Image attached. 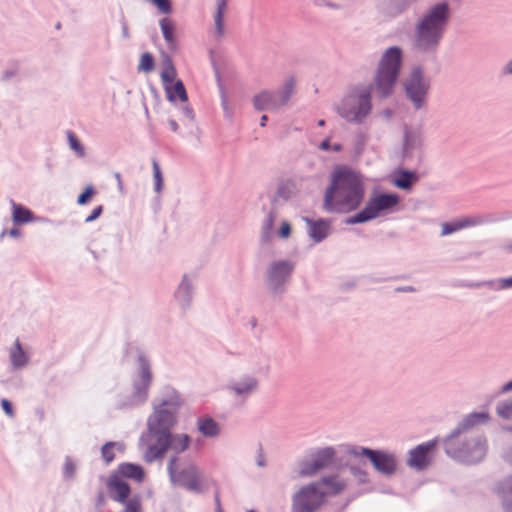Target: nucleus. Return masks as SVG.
<instances>
[{"label":"nucleus","instance_id":"18","mask_svg":"<svg viewBox=\"0 0 512 512\" xmlns=\"http://www.w3.org/2000/svg\"><path fill=\"white\" fill-rule=\"evenodd\" d=\"M116 474L120 477H126L138 482H142L145 476L144 469L137 464L122 463L118 466Z\"/></svg>","mask_w":512,"mask_h":512},{"label":"nucleus","instance_id":"7","mask_svg":"<svg viewBox=\"0 0 512 512\" xmlns=\"http://www.w3.org/2000/svg\"><path fill=\"white\" fill-rule=\"evenodd\" d=\"M328 491L318 484L302 487L292 498L291 512H316L325 502Z\"/></svg>","mask_w":512,"mask_h":512},{"label":"nucleus","instance_id":"54","mask_svg":"<svg viewBox=\"0 0 512 512\" xmlns=\"http://www.w3.org/2000/svg\"><path fill=\"white\" fill-rule=\"evenodd\" d=\"M318 125L319 126H324L325 125V121L324 120H319L318 121Z\"/></svg>","mask_w":512,"mask_h":512},{"label":"nucleus","instance_id":"5","mask_svg":"<svg viewBox=\"0 0 512 512\" xmlns=\"http://www.w3.org/2000/svg\"><path fill=\"white\" fill-rule=\"evenodd\" d=\"M167 470L173 484L197 493L203 491L204 476L194 463L181 464L176 457H173L168 463Z\"/></svg>","mask_w":512,"mask_h":512},{"label":"nucleus","instance_id":"39","mask_svg":"<svg viewBox=\"0 0 512 512\" xmlns=\"http://www.w3.org/2000/svg\"><path fill=\"white\" fill-rule=\"evenodd\" d=\"M95 194L93 186L89 185L85 188L84 192L81 193L77 199L79 205H85L88 200Z\"/></svg>","mask_w":512,"mask_h":512},{"label":"nucleus","instance_id":"20","mask_svg":"<svg viewBox=\"0 0 512 512\" xmlns=\"http://www.w3.org/2000/svg\"><path fill=\"white\" fill-rule=\"evenodd\" d=\"M190 437L187 434H172L169 432V449L176 453L184 452L190 445Z\"/></svg>","mask_w":512,"mask_h":512},{"label":"nucleus","instance_id":"52","mask_svg":"<svg viewBox=\"0 0 512 512\" xmlns=\"http://www.w3.org/2000/svg\"><path fill=\"white\" fill-rule=\"evenodd\" d=\"M506 73L512 74V61L507 65Z\"/></svg>","mask_w":512,"mask_h":512},{"label":"nucleus","instance_id":"17","mask_svg":"<svg viewBox=\"0 0 512 512\" xmlns=\"http://www.w3.org/2000/svg\"><path fill=\"white\" fill-rule=\"evenodd\" d=\"M479 223H481V220L477 217H465L451 223L446 222L441 225V235L447 236L464 228L475 226Z\"/></svg>","mask_w":512,"mask_h":512},{"label":"nucleus","instance_id":"2","mask_svg":"<svg viewBox=\"0 0 512 512\" xmlns=\"http://www.w3.org/2000/svg\"><path fill=\"white\" fill-rule=\"evenodd\" d=\"M448 19V7L445 3L437 4L424 17L417 31L418 48L427 50L436 45L444 31Z\"/></svg>","mask_w":512,"mask_h":512},{"label":"nucleus","instance_id":"27","mask_svg":"<svg viewBox=\"0 0 512 512\" xmlns=\"http://www.w3.org/2000/svg\"><path fill=\"white\" fill-rule=\"evenodd\" d=\"M166 92L168 99L171 101L178 98L182 102H185L188 99L184 84L180 80L176 81L173 87H166Z\"/></svg>","mask_w":512,"mask_h":512},{"label":"nucleus","instance_id":"35","mask_svg":"<svg viewBox=\"0 0 512 512\" xmlns=\"http://www.w3.org/2000/svg\"><path fill=\"white\" fill-rule=\"evenodd\" d=\"M125 504L123 512H142L141 500L138 496L131 498L123 503Z\"/></svg>","mask_w":512,"mask_h":512},{"label":"nucleus","instance_id":"53","mask_svg":"<svg viewBox=\"0 0 512 512\" xmlns=\"http://www.w3.org/2000/svg\"><path fill=\"white\" fill-rule=\"evenodd\" d=\"M266 121H267V116H266V115H263V116L261 117V126H265Z\"/></svg>","mask_w":512,"mask_h":512},{"label":"nucleus","instance_id":"46","mask_svg":"<svg viewBox=\"0 0 512 512\" xmlns=\"http://www.w3.org/2000/svg\"><path fill=\"white\" fill-rule=\"evenodd\" d=\"M169 124H170V127H171L172 131H174V132L178 131L179 126H178V124H177V122L175 120L170 119L169 120Z\"/></svg>","mask_w":512,"mask_h":512},{"label":"nucleus","instance_id":"23","mask_svg":"<svg viewBox=\"0 0 512 512\" xmlns=\"http://www.w3.org/2000/svg\"><path fill=\"white\" fill-rule=\"evenodd\" d=\"M468 459L472 462L480 461L487 452L486 440H477L473 444H469Z\"/></svg>","mask_w":512,"mask_h":512},{"label":"nucleus","instance_id":"47","mask_svg":"<svg viewBox=\"0 0 512 512\" xmlns=\"http://www.w3.org/2000/svg\"><path fill=\"white\" fill-rule=\"evenodd\" d=\"M274 219H275V216L273 213H270L268 215V219H267V226L268 228H271L273 226V223H274Z\"/></svg>","mask_w":512,"mask_h":512},{"label":"nucleus","instance_id":"34","mask_svg":"<svg viewBox=\"0 0 512 512\" xmlns=\"http://www.w3.org/2000/svg\"><path fill=\"white\" fill-rule=\"evenodd\" d=\"M152 168H153V178L155 182V190L156 192H160L163 185V177L162 173L159 167V164L156 160L152 161Z\"/></svg>","mask_w":512,"mask_h":512},{"label":"nucleus","instance_id":"6","mask_svg":"<svg viewBox=\"0 0 512 512\" xmlns=\"http://www.w3.org/2000/svg\"><path fill=\"white\" fill-rule=\"evenodd\" d=\"M139 447L143 449V459L147 463L161 459L169 449V432L147 427V431L139 439Z\"/></svg>","mask_w":512,"mask_h":512},{"label":"nucleus","instance_id":"1","mask_svg":"<svg viewBox=\"0 0 512 512\" xmlns=\"http://www.w3.org/2000/svg\"><path fill=\"white\" fill-rule=\"evenodd\" d=\"M364 193V184L359 174L347 167H337L325 191L323 207L328 212L353 211L362 203Z\"/></svg>","mask_w":512,"mask_h":512},{"label":"nucleus","instance_id":"42","mask_svg":"<svg viewBox=\"0 0 512 512\" xmlns=\"http://www.w3.org/2000/svg\"><path fill=\"white\" fill-rule=\"evenodd\" d=\"M291 234V226L288 222H283L279 230V236L282 238H288Z\"/></svg>","mask_w":512,"mask_h":512},{"label":"nucleus","instance_id":"10","mask_svg":"<svg viewBox=\"0 0 512 512\" xmlns=\"http://www.w3.org/2000/svg\"><path fill=\"white\" fill-rule=\"evenodd\" d=\"M351 455L356 457L366 456L373 464L374 468L385 475H391L396 470V461L393 455L386 452L371 450L368 448H353L349 450Z\"/></svg>","mask_w":512,"mask_h":512},{"label":"nucleus","instance_id":"31","mask_svg":"<svg viewBox=\"0 0 512 512\" xmlns=\"http://www.w3.org/2000/svg\"><path fill=\"white\" fill-rule=\"evenodd\" d=\"M140 362V377L145 387H148L152 380V374L148 362L143 358H139Z\"/></svg>","mask_w":512,"mask_h":512},{"label":"nucleus","instance_id":"29","mask_svg":"<svg viewBox=\"0 0 512 512\" xmlns=\"http://www.w3.org/2000/svg\"><path fill=\"white\" fill-rule=\"evenodd\" d=\"M160 27L165 40L172 45L174 43V24L168 18H164L160 21Z\"/></svg>","mask_w":512,"mask_h":512},{"label":"nucleus","instance_id":"12","mask_svg":"<svg viewBox=\"0 0 512 512\" xmlns=\"http://www.w3.org/2000/svg\"><path fill=\"white\" fill-rule=\"evenodd\" d=\"M428 83L423 79L419 68L413 70L405 82V91L416 108H420L428 90Z\"/></svg>","mask_w":512,"mask_h":512},{"label":"nucleus","instance_id":"9","mask_svg":"<svg viewBox=\"0 0 512 512\" xmlns=\"http://www.w3.org/2000/svg\"><path fill=\"white\" fill-rule=\"evenodd\" d=\"M294 80L286 82L284 90L279 92L262 91L254 97V106L258 110H276L285 105L291 97L294 89Z\"/></svg>","mask_w":512,"mask_h":512},{"label":"nucleus","instance_id":"40","mask_svg":"<svg viewBox=\"0 0 512 512\" xmlns=\"http://www.w3.org/2000/svg\"><path fill=\"white\" fill-rule=\"evenodd\" d=\"M499 493L503 494V502L506 512H512V487H510L507 492L504 489L501 491L499 490Z\"/></svg>","mask_w":512,"mask_h":512},{"label":"nucleus","instance_id":"43","mask_svg":"<svg viewBox=\"0 0 512 512\" xmlns=\"http://www.w3.org/2000/svg\"><path fill=\"white\" fill-rule=\"evenodd\" d=\"M103 211V207L101 205L95 207L91 214L86 218V222H92L94 220H96L102 213Z\"/></svg>","mask_w":512,"mask_h":512},{"label":"nucleus","instance_id":"33","mask_svg":"<svg viewBox=\"0 0 512 512\" xmlns=\"http://www.w3.org/2000/svg\"><path fill=\"white\" fill-rule=\"evenodd\" d=\"M139 70L151 72L154 68V59L150 53H144L140 58Z\"/></svg>","mask_w":512,"mask_h":512},{"label":"nucleus","instance_id":"36","mask_svg":"<svg viewBox=\"0 0 512 512\" xmlns=\"http://www.w3.org/2000/svg\"><path fill=\"white\" fill-rule=\"evenodd\" d=\"M116 443L114 442H107L101 449L102 458L106 463H110L114 460L115 454H114V447Z\"/></svg>","mask_w":512,"mask_h":512},{"label":"nucleus","instance_id":"4","mask_svg":"<svg viewBox=\"0 0 512 512\" xmlns=\"http://www.w3.org/2000/svg\"><path fill=\"white\" fill-rule=\"evenodd\" d=\"M400 202V197L395 193L374 192L370 195L364 208L348 219L349 224L363 223L392 211Z\"/></svg>","mask_w":512,"mask_h":512},{"label":"nucleus","instance_id":"8","mask_svg":"<svg viewBox=\"0 0 512 512\" xmlns=\"http://www.w3.org/2000/svg\"><path fill=\"white\" fill-rule=\"evenodd\" d=\"M371 111L370 92L364 91L360 94H351L341 103L340 115L347 121L360 122Z\"/></svg>","mask_w":512,"mask_h":512},{"label":"nucleus","instance_id":"13","mask_svg":"<svg viewBox=\"0 0 512 512\" xmlns=\"http://www.w3.org/2000/svg\"><path fill=\"white\" fill-rule=\"evenodd\" d=\"M334 457L335 451L332 448H323L313 455L311 461L302 463L300 474L302 476H312L321 469L331 465Z\"/></svg>","mask_w":512,"mask_h":512},{"label":"nucleus","instance_id":"11","mask_svg":"<svg viewBox=\"0 0 512 512\" xmlns=\"http://www.w3.org/2000/svg\"><path fill=\"white\" fill-rule=\"evenodd\" d=\"M177 409L173 405L163 403L155 409L148 419V428L157 431L170 432V429L176 424Z\"/></svg>","mask_w":512,"mask_h":512},{"label":"nucleus","instance_id":"37","mask_svg":"<svg viewBox=\"0 0 512 512\" xmlns=\"http://www.w3.org/2000/svg\"><path fill=\"white\" fill-rule=\"evenodd\" d=\"M67 138H68L69 145H70L71 149H73L75 152H77L80 155H82L83 154V148H82L79 140L75 136V134L72 131H68L67 132Z\"/></svg>","mask_w":512,"mask_h":512},{"label":"nucleus","instance_id":"49","mask_svg":"<svg viewBox=\"0 0 512 512\" xmlns=\"http://www.w3.org/2000/svg\"><path fill=\"white\" fill-rule=\"evenodd\" d=\"M115 178L118 182V186L119 188L121 189L122 188V179H121V175L119 173H115Z\"/></svg>","mask_w":512,"mask_h":512},{"label":"nucleus","instance_id":"28","mask_svg":"<svg viewBox=\"0 0 512 512\" xmlns=\"http://www.w3.org/2000/svg\"><path fill=\"white\" fill-rule=\"evenodd\" d=\"M416 176L408 171H403L395 179L394 184L401 189H409L412 184L416 181Z\"/></svg>","mask_w":512,"mask_h":512},{"label":"nucleus","instance_id":"14","mask_svg":"<svg viewBox=\"0 0 512 512\" xmlns=\"http://www.w3.org/2000/svg\"><path fill=\"white\" fill-rule=\"evenodd\" d=\"M436 447V441L431 440L412 449L409 453L408 465L418 470L425 469L431 459L430 452Z\"/></svg>","mask_w":512,"mask_h":512},{"label":"nucleus","instance_id":"3","mask_svg":"<svg viewBox=\"0 0 512 512\" xmlns=\"http://www.w3.org/2000/svg\"><path fill=\"white\" fill-rule=\"evenodd\" d=\"M401 50L390 47L383 54L375 76L376 92L381 97H387L397 81L401 66Z\"/></svg>","mask_w":512,"mask_h":512},{"label":"nucleus","instance_id":"38","mask_svg":"<svg viewBox=\"0 0 512 512\" xmlns=\"http://www.w3.org/2000/svg\"><path fill=\"white\" fill-rule=\"evenodd\" d=\"M488 418H489V416L487 413H473L467 417L466 424L474 425L479 422H485L488 420Z\"/></svg>","mask_w":512,"mask_h":512},{"label":"nucleus","instance_id":"19","mask_svg":"<svg viewBox=\"0 0 512 512\" xmlns=\"http://www.w3.org/2000/svg\"><path fill=\"white\" fill-rule=\"evenodd\" d=\"M307 223L309 224V235L314 241L319 242L326 238L330 230L328 221L323 219L318 221L307 220Z\"/></svg>","mask_w":512,"mask_h":512},{"label":"nucleus","instance_id":"45","mask_svg":"<svg viewBox=\"0 0 512 512\" xmlns=\"http://www.w3.org/2000/svg\"><path fill=\"white\" fill-rule=\"evenodd\" d=\"M319 148L321 150H329L331 149V145H330V141L329 139H325L324 141L321 142Z\"/></svg>","mask_w":512,"mask_h":512},{"label":"nucleus","instance_id":"24","mask_svg":"<svg viewBox=\"0 0 512 512\" xmlns=\"http://www.w3.org/2000/svg\"><path fill=\"white\" fill-rule=\"evenodd\" d=\"M12 219L16 224H25L33 221V213L18 204L12 205Z\"/></svg>","mask_w":512,"mask_h":512},{"label":"nucleus","instance_id":"48","mask_svg":"<svg viewBox=\"0 0 512 512\" xmlns=\"http://www.w3.org/2000/svg\"><path fill=\"white\" fill-rule=\"evenodd\" d=\"M7 233L11 237H18L20 235V231L17 228H13L9 230Z\"/></svg>","mask_w":512,"mask_h":512},{"label":"nucleus","instance_id":"57","mask_svg":"<svg viewBox=\"0 0 512 512\" xmlns=\"http://www.w3.org/2000/svg\"><path fill=\"white\" fill-rule=\"evenodd\" d=\"M510 430L512 431V428Z\"/></svg>","mask_w":512,"mask_h":512},{"label":"nucleus","instance_id":"41","mask_svg":"<svg viewBox=\"0 0 512 512\" xmlns=\"http://www.w3.org/2000/svg\"><path fill=\"white\" fill-rule=\"evenodd\" d=\"M158 9L163 13H169L171 11V4L169 0H151Z\"/></svg>","mask_w":512,"mask_h":512},{"label":"nucleus","instance_id":"50","mask_svg":"<svg viewBox=\"0 0 512 512\" xmlns=\"http://www.w3.org/2000/svg\"><path fill=\"white\" fill-rule=\"evenodd\" d=\"M505 287H512V277L504 280Z\"/></svg>","mask_w":512,"mask_h":512},{"label":"nucleus","instance_id":"56","mask_svg":"<svg viewBox=\"0 0 512 512\" xmlns=\"http://www.w3.org/2000/svg\"><path fill=\"white\" fill-rule=\"evenodd\" d=\"M247 512H256V511H254V510H248Z\"/></svg>","mask_w":512,"mask_h":512},{"label":"nucleus","instance_id":"25","mask_svg":"<svg viewBox=\"0 0 512 512\" xmlns=\"http://www.w3.org/2000/svg\"><path fill=\"white\" fill-rule=\"evenodd\" d=\"M160 76H161L162 82L165 85H171L177 77L176 69L172 63V60L169 57H167L163 61V68H162Z\"/></svg>","mask_w":512,"mask_h":512},{"label":"nucleus","instance_id":"51","mask_svg":"<svg viewBox=\"0 0 512 512\" xmlns=\"http://www.w3.org/2000/svg\"><path fill=\"white\" fill-rule=\"evenodd\" d=\"M331 149H333L336 152L341 151L342 150V145L341 144H334L333 146H331Z\"/></svg>","mask_w":512,"mask_h":512},{"label":"nucleus","instance_id":"15","mask_svg":"<svg viewBox=\"0 0 512 512\" xmlns=\"http://www.w3.org/2000/svg\"><path fill=\"white\" fill-rule=\"evenodd\" d=\"M106 486L111 498L117 502L124 503L130 494V486L116 473L110 475Z\"/></svg>","mask_w":512,"mask_h":512},{"label":"nucleus","instance_id":"22","mask_svg":"<svg viewBox=\"0 0 512 512\" xmlns=\"http://www.w3.org/2000/svg\"><path fill=\"white\" fill-rule=\"evenodd\" d=\"M199 432L206 437H214L219 433V426L212 418H200L197 421Z\"/></svg>","mask_w":512,"mask_h":512},{"label":"nucleus","instance_id":"26","mask_svg":"<svg viewBox=\"0 0 512 512\" xmlns=\"http://www.w3.org/2000/svg\"><path fill=\"white\" fill-rule=\"evenodd\" d=\"M227 3H228V0H218L217 1V11L214 16V20H215L216 33L220 37L224 35L223 17H224L226 8H227Z\"/></svg>","mask_w":512,"mask_h":512},{"label":"nucleus","instance_id":"21","mask_svg":"<svg viewBox=\"0 0 512 512\" xmlns=\"http://www.w3.org/2000/svg\"><path fill=\"white\" fill-rule=\"evenodd\" d=\"M314 484H318L321 489L328 491V495L337 494L345 487V483L335 477H325Z\"/></svg>","mask_w":512,"mask_h":512},{"label":"nucleus","instance_id":"30","mask_svg":"<svg viewBox=\"0 0 512 512\" xmlns=\"http://www.w3.org/2000/svg\"><path fill=\"white\" fill-rule=\"evenodd\" d=\"M11 361L16 367L24 366L27 362V358L21 348L19 341H16L15 350L11 353Z\"/></svg>","mask_w":512,"mask_h":512},{"label":"nucleus","instance_id":"32","mask_svg":"<svg viewBox=\"0 0 512 512\" xmlns=\"http://www.w3.org/2000/svg\"><path fill=\"white\" fill-rule=\"evenodd\" d=\"M497 413L504 419L512 418V400L501 402L497 405Z\"/></svg>","mask_w":512,"mask_h":512},{"label":"nucleus","instance_id":"55","mask_svg":"<svg viewBox=\"0 0 512 512\" xmlns=\"http://www.w3.org/2000/svg\"><path fill=\"white\" fill-rule=\"evenodd\" d=\"M506 389H512V381L507 384Z\"/></svg>","mask_w":512,"mask_h":512},{"label":"nucleus","instance_id":"16","mask_svg":"<svg viewBox=\"0 0 512 512\" xmlns=\"http://www.w3.org/2000/svg\"><path fill=\"white\" fill-rule=\"evenodd\" d=\"M293 264L288 261L272 263L269 270V280L275 286L282 284L292 273Z\"/></svg>","mask_w":512,"mask_h":512},{"label":"nucleus","instance_id":"44","mask_svg":"<svg viewBox=\"0 0 512 512\" xmlns=\"http://www.w3.org/2000/svg\"><path fill=\"white\" fill-rule=\"evenodd\" d=\"M1 406L4 410V412L9 416V417H13L14 416V411H13V408H12V405L10 403V401H8L7 399H2L1 400Z\"/></svg>","mask_w":512,"mask_h":512}]
</instances>
